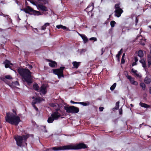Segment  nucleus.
Returning a JSON list of instances; mask_svg holds the SVG:
<instances>
[{
    "label": "nucleus",
    "mask_w": 151,
    "mask_h": 151,
    "mask_svg": "<svg viewBox=\"0 0 151 151\" xmlns=\"http://www.w3.org/2000/svg\"><path fill=\"white\" fill-rule=\"evenodd\" d=\"M119 56H120L118 55H116V57L117 58V60L118 61H120Z\"/></svg>",
    "instance_id": "nucleus-44"
},
{
    "label": "nucleus",
    "mask_w": 151,
    "mask_h": 151,
    "mask_svg": "<svg viewBox=\"0 0 151 151\" xmlns=\"http://www.w3.org/2000/svg\"><path fill=\"white\" fill-rule=\"evenodd\" d=\"M126 76L127 78L129 80L130 82L132 84L133 82L134 81V78L131 76L127 74L126 75Z\"/></svg>",
    "instance_id": "nucleus-21"
},
{
    "label": "nucleus",
    "mask_w": 151,
    "mask_h": 151,
    "mask_svg": "<svg viewBox=\"0 0 151 151\" xmlns=\"http://www.w3.org/2000/svg\"><path fill=\"white\" fill-rule=\"evenodd\" d=\"M150 54H151V51H150Z\"/></svg>",
    "instance_id": "nucleus-63"
},
{
    "label": "nucleus",
    "mask_w": 151,
    "mask_h": 151,
    "mask_svg": "<svg viewBox=\"0 0 151 151\" xmlns=\"http://www.w3.org/2000/svg\"><path fill=\"white\" fill-rule=\"evenodd\" d=\"M149 27L151 29V25L149 26Z\"/></svg>",
    "instance_id": "nucleus-59"
},
{
    "label": "nucleus",
    "mask_w": 151,
    "mask_h": 151,
    "mask_svg": "<svg viewBox=\"0 0 151 151\" xmlns=\"http://www.w3.org/2000/svg\"><path fill=\"white\" fill-rule=\"evenodd\" d=\"M138 59L137 56H135L134 58V60L135 62H137L138 61Z\"/></svg>",
    "instance_id": "nucleus-43"
},
{
    "label": "nucleus",
    "mask_w": 151,
    "mask_h": 151,
    "mask_svg": "<svg viewBox=\"0 0 151 151\" xmlns=\"http://www.w3.org/2000/svg\"><path fill=\"white\" fill-rule=\"evenodd\" d=\"M149 93H150L151 94V87H150L149 88Z\"/></svg>",
    "instance_id": "nucleus-51"
},
{
    "label": "nucleus",
    "mask_w": 151,
    "mask_h": 151,
    "mask_svg": "<svg viewBox=\"0 0 151 151\" xmlns=\"http://www.w3.org/2000/svg\"><path fill=\"white\" fill-rule=\"evenodd\" d=\"M52 150L54 151H59L68 150V145H66L62 147H52Z\"/></svg>",
    "instance_id": "nucleus-12"
},
{
    "label": "nucleus",
    "mask_w": 151,
    "mask_h": 151,
    "mask_svg": "<svg viewBox=\"0 0 151 151\" xmlns=\"http://www.w3.org/2000/svg\"><path fill=\"white\" fill-rule=\"evenodd\" d=\"M64 109L67 113L76 114L79 111V108L73 106L68 105L64 106Z\"/></svg>",
    "instance_id": "nucleus-6"
},
{
    "label": "nucleus",
    "mask_w": 151,
    "mask_h": 151,
    "mask_svg": "<svg viewBox=\"0 0 151 151\" xmlns=\"http://www.w3.org/2000/svg\"><path fill=\"white\" fill-rule=\"evenodd\" d=\"M5 78L7 79L10 80L12 79V77L9 75H8L5 76V78H3L1 80L3 81L5 79Z\"/></svg>",
    "instance_id": "nucleus-26"
},
{
    "label": "nucleus",
    "mask_w": 151,
    "mask_h": 151,
    "mask_svg": "<svg viewBox=\"0 0 151 151\" xmlns=\"http://www.w3.org/2000/svg\"><path fill=\"white\" fill-rule=\"evenodd\" d=\"M111 16V15H110L109 16V18H110V17Z\"/></svg>",
    "instance_id": "nucleus-61"
},
{
    "label": "nucleus",
    "mask_w": 151,
    "mask_h": 151,
    "mask_svg": "<svg viewBox=\"0 0 151 151\" xmlns=\"http://www.w3.org/2000/svg\"><path fill=\"white\" fill-rule=\"evenodd\" d=\"M34 98H34V97H32V98L33 99H34Z\"/></svg>",
    "instance_id": "nucleus-60"
},
{
    "label": "nucleus",
    "mask_w": 151,
    "mask_h": 151,
    "mask_svg": "<svg viewBox=\"0 0 151 151\" xmlns=\"http://www.w3.org/2000/svg\"><path fill=\"white\" fill-rule=\"evenodd\" d=\"M80 62H77L76 61L73 62L72 64L73 65V66L74 68H78L80 65Z\"/></svg>",
    "instance_id": "nucleus-18"
},
{
    "label": "nucleus",
    "mask_w": 151,
    "mask_h": 151,
    "mask_svg": "<svg viewBox=\"0 0 151 151\" xmlns=\"http://www.w3.org/2000/svg\"><path fill=\"white\" fill-rule=\"evenodd\" d=\"M32 68V65H30L29 67V68L30 69H31Z\"/></svg>",
    "instance_id": "nucleus-52"
},
{
    "label": "nucleus",
    "mask_w": 151,
    "mask_h": 151,
    "mask_svg": "<svg viewBox=\"0 0 151 151\" xmlns=\"http://www.w3.org/2000/svg\"><path fill=\"white\" fill-rule=\"evenodd\" d=\"M29 137V134H27L25 135H23L22 136H18L16 137H14V139L16 141V143L18 146L21 147L22 145V143L24 142L27 145L26 142L27 139Z\"/></svg>",
    "instance_id": "nucleus-4"
},
{
    "label": "nucleus",
    "mask_w": 151,
    "mask_h": 151,
    "mask_svg": "<svg viewBox=\"0 0 151 151\" xmlns=\"http://www.w3.org/2000/svg\"><path fill=\"white\" fill-rule=\"evenodd\" d=\"M40 91L44 95L45 94L47 93L46 87L43 85L42 86L40 87Z\"/></svg>",
    "instance_id": "nucleus-15"
},
{
    "label": "nucleus",
    "mask_w": 151,
    "mask_h": 151,
    "mask_svg": "<svg viewBox=\"0 0 151 151\" xmlns=\"http://www.w3.org/2000/svg\"><path fill=\"white\" fill-rule=\"evenodd\" d=\"M68 150H79L87 147L86 145L83 143H79L76 145H68Z\"/></svg>",
    "instance_id": "nucleus-9"
},
{
    "label": "nucleus",
    "mask_w": 151,
    "mask_h": 151,
    "mask_svg": "<svg viewBox=\"0 0 151 151\" xmlns=\"http://www.w3.org/2000/svg\"><path fill=\"white\" fill-rule=\"evenodd\" d=\"M37 8L38 10L43 11V12H42V13L44 14H46L44 13V12L48 11L47 8L43 5V4L42 3H40V4H38L37 6Z\"/></svg>",
    "instance_id": "nucleus-10"
},
{
    "label": "nucleus",
    "mask_w": 151,
    "mask_h": 151,
    "mask_svg": "<svg viewBox=\"0 0 151 151\" xmlns=\"http://www.w3.org/2000/svg\"><path fill=\"white\" fill-rule=\"evenodd\" d=\"M116 24V22L114 21H111L110 22V25L111 27H114L115 24Z\"/></svg>",
    "instance_id": "nucleus-30"
},
{
    "label": "nucleus",
    "mask_w": 151,
    "mask_h": 151,
    "mask_svg": "<svg viewBox=\"0 0 151 151\" xmlns=\"http://www.w3.org/2000/svg\"><path fill=\"white\" fill-rule=\"evenodd\" d=\"M115 10L114 11V16L117 17H120L123 13V11L120 7L119 3L116 4L114 6Z\"/></svg>",
    "instance_id": "nucleus-8"
},
{
    "label": "nucleus",
    "mask_w": 151,
    "mask_h": 151,
    "mask_svg": "<svg viewBox=\"0 0 151 151\" xmlns=\"http://www.w3.org/2000/svg\"><path fill=\"white\" fill-rule=\"evenodd\" d=\"M32 105L33 107L35 108L36 107L35 105V104H34V103H33V102H32Z\"/></svg>",
    "instance_id": "nucleus-48"
},
{
    "label": "nucleus",
    "mask_w": 151,
    "mask_h": 151,
    "mask_svg": "<svg viewBox=\"0 0 151 151\" xmlns=\"http://www.w3.org/2000/svg\"><path fill=\"white\" fill-rule=\"evenodd\" d=\"M21 10L24 11L26 13L34 16H39L42 15V13L38 11L34 10L31 7L29 6H26L25 8L22 9Z\"/></svg>",
    "instance_id": "nucleus-5"
},
{
    "label": "nucleus",
    "mask_w": 151,
    "mask_h": 151,
    "mask_svg": "<svg viewBox=\"0 0 151 151\" xmlns=\"http://www.w3.org/2000/svg\"><path fill=\"white\" fill-rule=\"evenodd\" d=\"M45 132H47V130H45Z\"/></svg>",
    "instance_id": "nucleus-64"
},
{
    "label": "nucleus",
    "mask_w": 151,
    "mask_h": 151,
    "mask_svg": "<svg viewBox=\"0 0 151 151\" xmlns=\"http://www.w3.org/2000/svg\"><path fill=\"white\" fill-rule=\"evenodd\" d=\"M137 64L136 63V62H134L132 63V66H133L135 65H136Z\"/></svg>",
    "instance_id": "nucleus-47"
},
{
    "label": "nucleus",
    "mask_w": 151,
    "mask_h": 151,
    "mask_svg": "<svg viewBox=\"0 0 151 151\" xmlns=\"http://www.w3.org/2000/svg\"><path fill=\"white\" fill-rule=\"evenodd\" d=\"M34 109H35V110H36V111H38V108H37V107H35V108Z\"/></svg>",
    "instance_id": "nucleus-53"
},
{
    "label": "nucleus",
    "mask_w": 151,
    "mask_h": 151,
    "mask_svg": "<svg viewBox=\"0 0 151 151\" xmlns=\"http://www.w3.org/2000/svg\"><path fill=\"white\" fill-rule=\"evenodd\" d=\"M119 114L122 115V108H121L119 110Z\"/></svg>",
    "instance_id": "nucleus-35"
},
{
    "label": "nucleus",
    "mask_w": 151,
    "mask_h": 151,
    "mask_svg": "<svg viewBox=\"0 0 151 151\" xmlns=\"http://www.w3.org/2000/svg\"><path fill=\"white\" fill-rule=\"evenodd\" d=\"M92 5V4H89L87 8L85 9V11L88 12V15L90 16L91 17L93 15V14L92 12V11L93 9V7Z\"/></svg>",
    "instance_id": "nucleus-11"
},
{
    "label": "nucleus",
    "mask_w": 151,
    "mask_h": 151,
    "mask_svg": "<svg viewBox=\"0 0 151 151\" xmlns=\"http://www.w3.org/2000/svg\"><path fill=\"white\" fill-rule=\"evenodd\" d=\"M147 61H151V57L150 55L148 56Z\"/></svg>",
    "instance_id": "nucleus-41"
},
{
    "label": "nucleus",
    "mask_w": 151,
    "mask_h": 151,
    "mask_svg": "<svg viewBox=\"0 0 151 151\" xmlns=\"http://www.w3.org/2000/svg\"><path fill=\"white\" fill-rule=\"evenodd\" d=\"M119 101H118L116 103V106L114 108L115 109L118 110L119 109Z\"/></svg>",
    "instance_id": "nucleus-28"
},
{
    "label": "nucleus",
    "mask_w": 151,
    "mask_h": 151,
    "mask_svg": "<svg viewBox=\"0 0 151 151\" xmlns=\"http://www.w3.org/2000/svg\"><path fill=\"white\" fill-rule=\"evenodd\" d=\"M31 3L33 4H35L34 2L33 1H31Z\"/></svg>",
    "instance_id": "nucleus-54"
},
{
    "label": "nucleus",
    "mask_w": 151,
    "mask_h": 151,
    "mask_svg": "<svg viewBox=\"0 0 151 151\" xmlns=\"http://www.w3.org/2000/svg\"><path fill=\"white\" fill-rule=\"evenodd\" d=\"M79 103V104L82 105L83 106H88L90 104V102L88 101H87L86 102H80Z\"/></svg>",
    "instance_id": "nucleus-23"
},
{
    "label": "nucleus",
    "mask_w": 151,
    "mask_h": 151,
    "mask_svg": "<svg viewBox=\"0 0 151 151\" xmlns=\"http://www.w3.org/2000/svg\"><path fill=\"white\" fill-rule=\"evenodd\" d=\"M138 55L140 58H142L144 56V54L142 51L139 50L138 52Z\"/></svg>",
    "instance_id": "nucleus-24"
},
{
    "label": "nucleus",
    "mask_w": 151,
    "mask_h": 151,
    "mask_svg": "<svg viewBox=\"0 0 151 151\" xmlns=\"http://www.w3.org/2000/svg\"><path fill=\"white\" fill-rule=\"evenodd\" d=\"M139 105L141 107H144L146 108H150V105L147 104L145 103H142L141 102L139 103Z\"/></svg>",
    "instance_id": "nucleus-20"
},
{
    "label": "nucleus",
    "mask_w": 151,
    "mask_h": 151,
    "mask_svg": "<svg viewBox=\"0 0 151 151\" xmlns=\"http://www.w3.org/2000/svg\"><path fill=\"white\" fill-rule=\"evenodd\" d=\"M122 52V49L121 50L118 52V54H117V55L120 56V55Z\"/></svg>",
    "instance_id": "nucleus-34"
},
{
    "label": "nucleus",
    "mask_w": 151,
    "mask_h": 151,
    "mask_svg": "<svg viewBox=\"0 0 151 151\" xmlns=\"http://www.w3.org/2000/svg\"><path fill=\"white\" fill-rule=\"evenodd\" d=\"M70 102L72 103V104H79V102H74L72 100H71L70 101Z\"/></svg>",
    "instance_id": "nucleus-40"
},
{
    "label": "nucleus",
    "mask_w": 151,
    "mask_h": 151,
    "mask_svg": "<svg viewBox=\"0 0 151 151\" xmlns=\"http://www.w3.org/2000/svg\"><path fill=\"white\" fill-rule=\"evenodd\" d=\"M131 71L132 73H134L136 75V76L138 77L139 76V75L137 73V71L136 70H134L133 68H132L131 70Z\"/></svg>",
    "instance_id": "nucleus-29"
},
{
    "label": "nucleus",
    "mask_w": 151,
    "mask_h": 151,
    "mask_svg": "<svg viewBox=\"0 0 151 151\" xmlns=\"http://www.w3.org/2000/svg\"><path fill=\"white\" fill-rule=\"evenodd\" d=\"M3 63L5 65V67L6 68H8L10 69L12 68L11 66H10V65L12 66L13 65V64L11 63V61L10 60H8L7 59H6L5 61Z\"/></svg>",
    "instance_id": "nucleus-13"
},
{
    "label": "nucleus",
    "mask_w": 151,
    "mask_h": 151,
    "mask_svg": "<svg viewBox=\"0 0 151 151\" xmlns=\"http://www.w3.org/2000/svg\"><path fill=\"white\" fill-rule=\"evenodd\" d=\"M124 55H125V54L124 53L123 55H122V58H123L124 57Z\"/></svg>",
    "instance_id": "nucleus-57"
},
{
    "label": "nucleus",
    "mask_w": 151,
    "mask_h": 151,
    "mask_svg": "<svg viewBox=\"0 0 151 151\" xmlns=\"http://www.w3.org/2000/svg\"><path fill=\"white\" fill-rule=\"evenodd\" d=\"M143 125V124H141L139 126V127L140 128L141 127L142 125Z\"/></svg>",
    "instance_id": "nucleus-56"
},
{
    "label": "nucleus",
    "mask_w": 151,
    "mask_h": 151,
    "mask_svg": "<svg viewBox=\"0 0 151 151\" xmlns=\"http://www.w3.org/2000/svg\"><path fill=\"white\" fill-rule=\"evenodd\" d=\"M104 109V108L102 107H100L99 108V111H102Z\"/></svg>",
    "instance_id": "nucleus-46"
},
{
    "label": "nucleus",
    "mask_w": 151,
    "mask_h": 151,
    "mask_svg": "<svg viewBox=\"0 0 151 151\" xmlns=\"http://www.w3.org/2000/svg\"><path fill=\"white\" fill-rule=\"evenodd\" d=\"M101 55H102L104 53V50L103 48H102L101 50Z\"/></svg>",
    "instance_id": "nucleus-45"
},
{
    "label": "nucleus",
    "mask_w": 151,
    "mask_h": 151,
    "mask_svg": "<svg viewBox=\"0 0 151 151\" xmlns=\"http://www.w3.org/2000/svg\"><path fill=\"white\" fill-rule=\"evenodd\" d=\"M49 104L51 107H56L57 105L58 106V108L55 109V111L51 114V116L48 117L47 121L49 123H52L54 120H57L60 117L62 118L63 117L62 116H65V111L60 109V107L58 104L56 103H49Z\"/></svg>",
    "instance_id": "nucleus-1"
},
{
    "label": "nucleus",
    "mask_w": 151,
    "mask_h": 151,
    "mask_svg": "<svg viewBox=\"0 0 151 151\" xmlns=\"http://www.w3.org/2000/svg\"><path fill=\"white\" fill-rule=\"evenodd\" d=\"M142 124H143V125H144V124H144V123H142Z\"/></svg>",
    "instance_id": "nucleus-62"
},
{
    "label": "nucleus",
    "mask_w": 151,
    "mask_h": 151,
    "mask_svg": "<svg viewBox=\"0 0 151 151\" xmlns=\"http://www.w3.org/2000/svg\"><path fill=\"white\" fill-rule=\"evenodd\" d=\"M18 71L19 73L24 79V81H26L28 84L32 83L31 78L32 73L29 69L19 68L18 69Z\"/></svg>",
    "instance_id": "nucleus-2"
},
{
    "label": "nucleus",
    "mask_w": 151,
    "mask_h": 151,
    "mask_svg": "<svg viewBox=\"0 0 151 151\" xmlns=\"http://www.w3.org/2000/svg\"><path fill=\"white\" fill-rule=\"evenodd\" d=\"M47 61L50 62L49 63V65L52 68H55V66L57 65V63L55 61H53L51 60L47 59Z\"/></svg>",
    "instance_id": "nucleus-14"
},
{
    "label": "nucleus",
    "mask_w": 151,
    "mask_h": 151,
    "mask_svg": "<svg viewBox=\"0 0 151 151\" xmlns=\"http://www.w3.org/2000/svg\"><path fill=\"white\" fill-rule=\"evenodd\" d=\"M140 86L141 87H142V89L143 90H145V85L144 83H141L140 84Z\"/></svg>",
    "instance_id": "nucleus-32"
},
{
    "label": "nucleus",
    "mask_w": 151,
    "mask_h": 151,
    "mask_svg": "<svg viewBox=\"0 0 151 151\" xmlns=\"http://www.w3.org/2000/svg\"><path fill=\"white\" fill-rule=\"evenodd\" d=\"M16 83H17L18 84H19L18 82L17 81L15 82V85H17V84Z\"/></svg>",
    "instance_id": "nucleus-55"
},
{
    "label": "nucleus",
    "mask_w": 151,
    "mask_h": 151,
    "mask_svg": "<svg viewBox=\"0 0 151 151\" xmlns=\"http://www.w3.org/2000/svg\"><path fill=\"white\" fill-rule=\"evenodd\" d=\"M116 83H114L113 85L110 87V90L111 91H113L115 89L116 86Z\"/></svg>",
    "instance_id": "nucleus-31"
},
{
    "label": "nucleus",
    "mask_w": 151,
    "mask_h": 151,
    "mask_svg": "<svg viewBox=\"0 0 151 151\" xmlns=\"http://www.w3.org/2000/svg\"><path fill=\"white\" fill-rule=\"evenodd\" d=\"M42 100V98H36L35 99L33 100L32 102L34 103V104L39 103H40Z\"/></svg>",
    "instance_id": "nucleus-17"
},
{
    "label": "nucleus",
    "mask_w": 151,
    "mask_h": 151,
    "mask_svg": "<svg viewBox=\"0 0 151 151\" xmlns=\"http://www.w3.org/2000/svg\"><path fill=\"white\" fill-rule=\"evenodd\" d=\"M80 36L81 37L84 43H86L88 41L87 37L84 34H79Z\"/></svg>",
    "instance_id": "nucleus-16"
},
{
    "label": "nucleus",
    "mask_w": 151,
    "mask_h": 151,
    "mask_svg": "<svg viewBox=\"0 0 151 151\" xmlns=\"http://www.w3.org/2000/svg\"><path fill=\"white\" fill-rule=\"evenodd\" d=\"M132 84L137 86L138 85V83L137 81H134L133 82Z\"/></svg>",
    "instance_id": "nucleus-39"
},
{
    "label": "nucleus",
    "mask_w": 151,
    "mask_h": 151,
    "mask_svg": "<svg viewBox=\"0 0 151 151\" xmlns=\"http://www.w3.org/2000/svg\"><path fill=\"white\" fill-rule=\"evenodd\" d=\"M34 89L36 91H38L39 88V86L37 83H35L33 86Z\"/></svg>",
    "instance_id": "nucleus-27"
},
{
    "label": "nucleus",
    "mask_w": 151,
    "mask_h": 151,
    "mask_svg": "<svg viewBox=\"0 0 151 151\" xmlns=\"http://www.w3.org/2000/svg\"><path fill=\"white\" fill-rule=\"evenodd\" d=\"M144 81L145 83L146 84H149L151 82V79L148 77H146Z\"/></svg>",
    "instance_id": "nucleus-22"
},
{
    "label": "nucleus",
    "mask_w": 151,
    "mask_h": 151,
    "mask_svg": "<svg viewBox=\"0 0 151 151\" xmlns=\"http://www.w3.org/2000/svg\"><path fill=\"white\" fill-rule=\"evenodd\" d=\"M130 106H131V107H133V106H133V105L132 104H130Z\"/></svg>",
    "instance_id": "nucleus-58"
},
{
    "label": "nucleus",
    "mask_w": 151,
    "mask_h": 151,
    "mask_svg": "<svg viewBox=\"0 0 151 151\" xmlns=\"http://www.w3.org/2000/svg\"><path fill=\"white\" fill-rule=\"evenodd\" d=\"M65 68L64 67H60L59 68L52 70L53 73L55 75H57L59 78L61 77H64L63 70Z\"/></svg>",
    "instance_id": "nucleus-7"
},
{
    "label": "nucleus",
    "mask_w": 151,
    "mask_h": 151,
    "mask_svg": "<svg viewBox=\"0 0 151 151\" xmlns=\"http://www.w3.org/2000/svg\"><path fill=\"white\" fill-rule=\"evenodd\" d=\"M125 62V60L123 58H122V59L121 60V64H124V63Z\"/></svg>",
    "instance_id": "nucleus-37"
},
{
    "label": "nucleus",
    "mask_w": 151,
    "mask_h": 151,
    "mask_svg": "<svg viewBox=\"0 0 151 151\" xmlns=\"http://www.w3.org/2000/svg\"><path fill=\"white\" fill-rule=\"evenodd\" d=\"M138 22V19L137 17H136L135 22V25L136 26Z\"/></svg>",
    "instance_id": "nucleus-36"
},
{
    "label": "nucleus",
    "mask_w": 151,
    "mask_h": 151,
    "mask_svg": "<svg viewBox=\"0 0 151 151\" xmlns=\"http://www.w3.org/2000/svg\"><path fill=\"white\" fill-rule=\"evenodd\" d=\"M13 113H14L15 114L17 115V113H16V111H15L14 110V109H13Z\"/></svg>",
    "instance_id": "nucleus-50"
},
{
    "label": "nucleus",
    "mask_w": 151,
    "mask_h": 151,
    "mask_svg": "<svg viewBox=\"0 0 151 151\" xmlns=\"http://www.w3.org/2000/svg\"><path fill=\"white\" fill-rule=\"evenodd\" d=\"M139 62L140 63L142 64V67L144 68L145 69L147 67V65L146 64L145 61L144 59H141L140 60H139Z\"/></svg>",
    "instance_id": "nucleus-19"
},
{
    "label": "nucleus",
    "mask_w": 151,
    "mask_h": 151,
    "mask_svg": "<svg viewBox=\"0 0 151 151\" xmlns=\"http://www.w3.org/2000/svg\"><path fill=\"white\" fill-rule=\"evenodd\" d=\"M50 24L48 23H46L45 24L41 27V29L42 30H45L47 26H49Z\"/></svg>",
    "instance_id": "nucleus-25"
},
{
    "label": "nucleus",
    "mask_w": 151,
    "mask_h": 151,
    "mask_svg": "<svg viewBox=\"0 0 151 151\" xmlns=\"http://www.w3.org/2000/svg\"><path fill=\"white\" fill-rule=\"evenodd\" d=\"M62 25H58L56 26V27L57 28L59 29L60 28H62Z\"/></svg>",
    "instance_id": "nucleus-38"
},
{
    "label": "nucleus",
    "mask_w": 151,
    "mask_h": 151,
    "mask_svg": "<svg viewBox=\"0 0 151 151\" xmlns=\"http://www.w3.org/2000/svg\"><path fill=\"white\" fill-rule=\"evenodd\" d=\"M66 28H67V27H66L63 26L62 25L61 29H66Z\"/></svg>",
    "instance_id": "nucleus-49"
},
{
    "label": "nucleus",
    "mask_w": 151,
    "mask_h": 151,
    "mask_svg": "<svg viewBox=\"0 0 151 151\" xmlns=\"http://www.w3.org/2000/svg\"><path fill=\"white\" fill-rule=\"evenodd\" d=\"M5 119L6 122L15 126H17L21 121L19 116L9 112L6 113Z\"/></svg>",
    "instance_id": "nucleus-3"
},
{
    "label": "nucleus",
    "mask_w": 151,
    "mask_h": 151,
    "mask_svg": "<svg viewBox=\"0 0 151 151\" xmlns=\"http://www.w3.org/2000/svg\"><path fill=\"white\" fill-rule=\"evenodd\" d=\"M151 65V61H148L147 67L149 68Z\"/></svg>",
    "instance_id": "nucleus-42"
},
{
    "label": "nucleus",
    "mask_w": 151,
    "mask_h": 151,
    "mask_svg": "<svg viewBox=\"0 0 151 151\" xmlns=\"http://www.w3.org/2000/svg\"><path fill=\"white\" fill-rule=\"evenodd\" d=\"M89 40H93L94 41H96L97 40L96 38V37H91V38H90L89 39Z\"/></svg>",
    "instance_id": "nucleus-33"
}]
</instances>
